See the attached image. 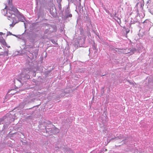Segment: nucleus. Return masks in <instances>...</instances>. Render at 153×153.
I'll return each instance as SVG.
<instances>
[{"mask_svg": "<svg viewBox=\"0 0 153 153\" xmlns=\"http://www.w3.org/2000/svg\"><path fill=\"white\" fill-rule=\"evenodd\" d=\"M22 16L17 9L13 6H10L7 10V16L11 22L10 24V27H13L16 24L18 23Z\"/></svg>", "mask_w": 153, "mask_h": 153, "instance_id": "obj_1", "label": "nucleus"}, {"mask_svg": "<svg viewBox=\"0 0 153 153\" xmlns=\"http://www.w3.org/2000/svg\"><path fill=\"white\" fill-rule=\"evenodd\" d=\"M0 42L3 45L7 46V43L3 37L0 36Z\"/></svg>", "mask_w": 153, "mask_h": 153, "instance_id": "obj_2", "label": "nucleus"}, {"mask_svg": "<svg viewBox=\"0 0 153 153\" xmlns=\"http://www.w3.org/2000/svg\"><path fill=\"white\" fill-rule=\"evenodd\" d=\"M8 50H7V51H4V53L2 52V53L0 54V55H6L7 56L8 55Z\"/></svg>", "mask_w": 153, "mask_h": 153, "instance_id": "obj_3", "label": "nucleus"}, {"mask_svg": "<svg viewBox=\"0 0 153 153\" xmlns=\"http://www.w3.org/2000/svg\"><path fill=\"white\" fill-rule=\"evenodd\" d=\"M27 71V69H25L24 71L22 72V73H21L19 75L20 76L24 75L25 74V71Z\"/></svg>", "mask_w": 153, "mask_h": 153, "instance_id": "obj_4", "label": "nucleus"}, {"mask_svg": "<svg viewBox=\"0 0 153 153\" xmlns=\"http://www.w3.org/2000/svg\"><path fill=\"white\" fill-rule=\"evenodd\" d=\"M5 34V33H3L2 32H0V35H1V36H2V35H4Z\"/></svg>", "mask_w": 153, "mask_h": 153, "instance_id": "obj_5", "label": "nucleus"}, {"mask_svg": "<svg viewBox=\"0 0 153 153\" xmlns=\"http://www.w3.org/2000/svg\"><path fill=\"white\" fill-rule=\"evenodd\" d=\"M26 76H27V79H29L30 78V76L28 74H27Z\"/></svg>", "mask_w": 153, "mask_h": 153, "instance_id": "obj_6", "label": "nucleus"}, {"mask_svg": "<svg viewBox=\"0 0 153 153\" xmlns=\"http://www.w3.org/2000/svg\"><path fill=\"white\" fill-rule=\"evenodd\" d=\"M72 14H69V16H69V17H72Z\"/></svg>", "mask_w": 153, "mask_h": 153, "instance_id": "obj_7", "label": "nucleus"}, {"mask_svg": "<svg viewBox=\"0 0 153 153\" xmlns=\"http://www.w3.org/2000/svg\"><path fill=\"white\" fill-rule=\"evenodd\" d=\"M127 140V139H126L124 140H123L122 141H123V142H124L125 140Z\"/></svg>", "mask_w": 153, "mask_h": 153, "instance_id": "obj_8", "label": "nucleus"}, {"mask_svg": "<svg viewBox=\"0 0 153 153\" xmlns=\"http://www.w3.org/2000/svg\"><path fill=\"white\" fill-rule=\"evenodd\" d=\"M8 48H10V46H7H7H6Z\"/></svg>", "mask_w": 153, "mask_h": 153, "instance_id": "obj_9", "label": "nucleus"}, {"mask_svg": "<svg viewBox=\"0 0 153 153\" xmlns=\"http://www.w3.org/2000/svg\"><path fill=\"white\" fill-rule=\"evenodd\" d=\"M20 79H22V78L21 76V77L20 78Z\"/></svg>", "mask_w": 153, "mask_h": 153, "instance_id": "obj_10", "label": "nucleus"}, {"mask_svg": "<svg viewBox=\"0 0 153 153\" xmlns=\"http://www.w3.org/2000/svg\"><path fill=\"white\" fill-rule=\"evenodd\" d=\"M9 33H10V35H12V34L11 33H10V32H9Z\"/></svg>", "mask_w": 153, "mask_h": 153, "instance_id": "obj_11", "label": "nucleus"}, {"mask_svg": "<svg viewBox=\"0 0 153 153\" xmlns=\"http://www.w3.org/2000/svg\"><path fill=\"white\" fill-rule=\"evenodd\" d=\"M134 51H136V49H134Z\"/></svg>", "mask_w": 153, "mask_h": 153, "instance_id": "obj_12", "label": "nucleus"}, {"mask_svg": "<svg viewBox=\"0 0 153 153\" xmlns=\"http://www.w3.org/2000/svg\"><path fill=\"white\" fill-rule=\"evenodd\" d=\"M123 137V135H122V136H120V137Z\"/></svg>", "mask_w": 153, "mask_h": 153, "instance_id": "obj_13", "label": "nucleus"}, {"mask_svg": "<svg viewBox=\"0 0 153 153\" xmlns=\"http://www.w3.org/2000/svg\"><path fill=\"white\" fill-rule=\"evenodd\" d=\"M117 137H116L115 138L116 139H117Z\"/></svg>", "mask_w": 153, "mask_h": 153, "instance_id": "obj_14", "label": "nucleus"}, {"mask_svg": "<svg viewBox=\"0 0 153 153\" xmlns=\"http://www.w3.org/2000/svg\"><path fill=\"white\" fill-rule=\"evenodd\" d=\"M0 49H1V47H0Z\"/></svg>", "mask_w": 153, "mask_h": 153, "instance_id": "obj_15", "label": "nucleus"}]
</instances>
